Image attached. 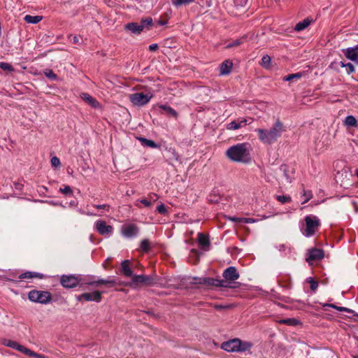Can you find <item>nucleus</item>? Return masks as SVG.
<instances>
[{"label":"nucleus","instance_id":"nucleus-1","mask_svg":"<svg viewBox=\"0 0 358 358\" xmlns=\"http://www.w3.org/2000/svg\"><path fill=\"white\" fill-rule=\"evenodd\" d=\"M259 140L265 145H271L281 137L286 131V127L279 119H277L269 129H257Z\"/></svg>","mask_w":358,"mask_h":358},{"label":"nucleus","instance_id":"nucleus-2","mask_svg":"<svg viewBox=\"0 0 358 358\" xmlns=\"http://www.w3.org/2000/svg\"><path fill=\"white\" fill-rule=\"evenodd\" d=\"M248 147L247 143H238L230 147L226 155L233 162L247 163L250 161Z\"/></svg>","mask_w":358,"mask_h":358},{"label":"nucleus","instance_id":"nucleus-3","mask_svg":"<svg viewBox=\"0 0 358 358\" xmlns=\"http://www.w3.org/2000/svg\"><path fill=\"white\" fill-rule=\"evenodd\" d=\"M253 344L251 342L236 338L223 342L220 348L228 352H243L250 350Z\"/></svg>","mask_w":358,"mask_h":358},{"label":"nucleus","instance_id":"nucleus-4","mask_svg":"<svg viewBox=\"0 0 358 358\" xmlns=\"http://www.w3.org/2000/svg\"><path fill=\"white\" fill-rule=\"evenodd\" d=\"M152 25V20L151 17L142 19L139 24L136 22H130L124 26L126 30L130 31L134 34H139L144 29H150Z\"/></svg>","mask_w":358,"mask_h":358},{"label":"nucleus","instance_id":"nucleus-5","mask_svg":"<svg viewBox=\"0 0 358 358\" xmlns=\"http://www.w3.org/2000/svg\"><path fill=\"white\" fill-rule=\"evenodd\" d=\"M28 298L33 302L46 304L52 299V295L47 291L31 290L28 294Z\"/></svg>","mask_w":358,"mask_h":358},{"label":"nucleus","instance_id":"nucleus-6","mask_svg":"<svg viewBox=\"0 0 358 358\" xmlns=\"http://www.w3.org/2000/svg\"><path fill=\"white\" fill-rule=\"evenodd\" d=\"M222 276L224 280H222L226 282L228 286H221V287L231 288L233 287L231 285V282L239 278V273L234 266H229L224 271Z\"/></svg>","mask_w":358,"mask_h":358},{"label":"nucleus","instance_id":"nucleus-7","mask_svg":"<svg viewBox=\"0 0 358 358\" xmlns=\"http://www.w3.org/2000/svg\"><path fill=\"white\" fill-rule=\"evenodd\" d=\"M152 95L150 93L137 92L129 95L130 101L135 106H144L149 102Z\"/></svg>","mask_w":358,"mask_h":358},{"label":"nucleus","instance_id":"nucleus-8","mask_svg":"<svg viewBox=\"0 0 358 358\" xmlns=\"http://www.w3.org/2000/svg\"><path fill=\"white\" fill-rule=\"evenodd\" d=\"M306 228L304 234L306 236H313L320 225V221L316 217L306 216L305 217Z\"/></svg>","mask_w":358,"mask_h":358},{"label":"nucleus","instance_id":"nucleus-9","mask_svg":"<svg viewBox=\"0 0 358 358\" xmlns=\"http://www.w3.org/2000/svg\"><path fill=\"white\" fill-rule=\"evenodd\" d=\"M195 280L194 283L203 285L206 287H221V286H228L226 284V282H223L221 280L214 279L211 278H195L194 279Z\"/></svg>","mask_w":358,"mask_h":358},{"label":"nucleus","instance_id":"nucleus-10","mask_svg":"<svg viewBox=\"0 0 358 358\" xmlns=\"http://www.w3.org/2000/svg\"><path fill=\"white\" fill-rule=\"evenodd\" d=\"M102 292L99 291H94L93 292L83 293L78 296L77 299L78 301L85 300L86 301H96L100 302L101 301Z\"/></svg>","mask_w":358,"mask_h":358},{"label":"nucleus","instance_id":"nucleus-11","mask_svg":"<svg viewBox=\"0 0 358 358\" xmlns=\"http://www.w3.org/2000/svg\"><path fill=\"white\" fill-rule=\"evenodd\" d=\"M131 281L133 284L136 285L141 283L151 286L156 283L155 280L152 276L143 275H134Z\"/></svg>","mask_w":358,"mask_h":358},{"label":"nucleus","instance_id":"nucleus-12","mask_svg":"<svg viewBox=\"0 0 358 358\" xmlns=\"http://www.w3.org/2000/svg\"><path fill=\"white\" fill-rule=\"evenodd\" d=\"M79 282V278L73 275H64L61 277V284L63 287L66 288L75 287L78 285Z\"/></svg>","mask_w":358,"mask_h":358},{"label":"nucleus","instance_id":"nucleus-13","mask_svg":"<svg viewBox=\"0 0 358 358\" xmlns=\"http://www.w3.org/2000/svg\"><path fill=\"white\" fill-rule=\"evenodd\" d=\"M324 257V252L321 249L312 248L308 250L306 260L309 264L314 261H318Z\"/></svg>","mask_w":358,"mask_h":358},{"label":"nucleus","instance_id":"nucleus-14","mask_svg":"<svg viewBox=\"0 0 358 358\" xmlns=\"http://www.w3.org/2000/svg\"><path fill=\"white\" fill-rule=\"evenodd\" d=\"M345 57L358 64V45L342 50Z\"/></svg>","mask_w":358,"mask_h":358},{"label":"nucleus","instance_id":"nucleus-15","mask_svg":"<svg viewBox=\"0 0 358 358\" xmlns=\"http://www.w3.org/2000/svg\"><path fill=\"white\" fill-rule=\"evenodd\" d=\"M96 228L98 232L101 235L110 234L113 228L110 225H107L105 221L99 220L96 222Z\"/></svg>","mask_w":358,"mask_h":358},{"label":"nucleus","instance_id":"nucleus-16","mask_svg":"<svg viewBox=\"0 0 358 358\" xmlns=\"http://www.w3.org/2000/svg\"><path fill=\"white\" fill-rule=\"evenodd\" d=\"M1 343L5 346L15 349L16 350H17L24 355L27 350V348L24 347V345H22L15 341L6 339V338H3L1 341Z\"/></svg>","mask_w":358,"mask_h":358},{"label":"nucleus","instance_id":"nucleus-17","mask_svg":"<svg viewBox=\"0 0 358 358\" xmlns=\"http://www.w3.org/2000/svg\"><path fill=\"white\" fill-rule=\"evenodd\" d=\"M138 233V227L134 224H128L123 226L122 234L126 237L130 238L137 235Z\"/></svg>","mask_w":358,"mask_h":358},{"label":"nucleus","instance_id":"nucleus-18","mask_svg":"<svg viewBox=\"0 0 358 358\" xmlns=\"http://www.w3.org/2000/svg\"><path fill=\"white\" fill-rule=\"evenodd\" d=\"M87 284L88 285L99 286L101 285H104L106 287H113L117 284V282L114 279H111L110 278H109L108 279H106V280L99 279L96 281L89 282H87Z\"/></svg>","mask_w":358,"mask_h":358},{"label":"nucleus","instance_id":"nucleus-19","mask_svg":"<svg viewBox=\"0 0 358 358\" xmlns=\"http://www.w3.org/2000/svg\"><path fill=\"white\" fill-rule=\"evenodd\" d=\"M80 98L94 108H97L100 106L96 99L87 93H82Z\"/></svg>","mask_w":358,"mask_h":358},{"label":"nucleus","instance_id":"nucleus-20","mask_svg":"<svg viewBox=\"0 0 358 358\" xmlns=\"http://www.w3.org/2000/svg\"><path fill=\"white\" fill-rule=\"evenodd\" d=\"M248 124V120L242 118L238 121H232L227 125V129L229 130H236L241 128Z\"/></svg>","mask_w":358,"mask_h":358},{"label":"nucleus","instance_id":"nucleus-21","mask_svg":"<svg viewBox=\"0 0 358 358\" xmlns=\"http://www.w3.org/2000/svg\"><path fill=\"white\" fill-rule=\"evenodd\" d=\"M121 273L126 277H132L133 271L130 268V262L129 260H124L121 263Z\"/></svg>","mask_w":358,"mask_h":358},{"label":"nucleus","instance_id":"nucleus-22","mask_svg":"<svg viewBox=\"0 0 358 358\" xmlns=\"http://www.w3.org/2000/svg\"><path fill=\"white\" fill-rule=\"evenodd\" d=\"M198 242L202 248L205 250H206L210 245L208 236L202 233L198 234Z\"/></svg>","mask_w":358,"mask_h":358},{"label":"nucleus","instance_id":"nucleus-23","mask_svg":"<svg viewBox=\"0 0 358 358\" xmlns=\"http://www.w3.org/2000/svg\"><path fill=\"white\" fill-rule=\"evenodd\" d=\"M313 22V20L310 17H307L304 19L303 21L298 22L294 27V30L296 31H301L306 28H307L310 23Z\"/></svg>","mask_w":358,"mask_h":358},{"label":"nucleus","instance_id":"nucleus-24","mask_svg":"<svg viewBox=\"0 0 358 358\" xmlns=\"http://www.w3.org/2000/svg\"><path fill=\"white\" fill-rule=\"evenodd\" d=\"M280 169L282 171L284 176L286 178L287 182H292L293 177L292 174L294 173L293 169L290 170L288 166L283 164L281 166Z\"/></svg>","mask_w":358,"mask_h":358},{"label":"nucleus","instance_id":"nucleus-25","mask_svg":"<svg viewBox=\"0 0 358 358\" xmlns=\"http://www.w3.org/2000/svg\"><path fill=\"white\" fill-rule=\"evenodd\" d=\"M233 64L231 62L227 60L224 62L220 66V74L227 75L230 73L232 69Z\"/></svg>","mask_w":358,"mask_h":358},{"label":"nucleus","instance_id":"nucleus-26","mask_svg":"<svg viewBox=\"0 0 358 358\" xmlns=\"http://www.w3.org/2000/svg\"><path fill=\"white\" fill-rule=\"evenodd\" d=\"M34 278H37L41 279L43 278V275L41 273H39L27 271V272H25V273L21 274L19 276V278H20V279Z\"/></svg>","mask_w":358,"mask_h":358},{"label":"nucleus","instance_id":"nucleus-27","mask_svg":"<svg viewBox=\"0 0 358 358\" xmlns=\"http://www.w3.org/2000/svg\"><path fill=\"white\" fill-rule=\"evenodd\" d=\"M138 139L141 141V144L152 148H157L159 145L153 141L147 139L143 137H138Z\"/></svg>","mask_w":358,"mask_h":358},{"label":"nucleus","instance_id":"nucleus-28","mask_svg":"<svg viewBox=\"0 0 358 358\" xmlns=\"http://www.w3.org/2000/svg\"><path fill=\"white\" fill-rule=\"evenodd\" d=\"M42 18H43L42 16H40V15L32 16V15H27L24 17V20L27 23L37 24L42 20Z\"/></svg>","mask_w":358,"mask_h":358},{"label":"nucleus","instance_id":"nucleus-29","mask_svg":"<svg viewBox=\"0 0 358 358\" xmlns=\"http://www.w3.org/2000/svg\"><path fill=\"white\" fill-rule=\"evenodd\" d=\"M279 324H286L288 326H296L299 324V322L295 318H287L280 320L278 321Z\"/></svg>","mask_w":358,"mask_h":358},{"label":"nucleus","instance_id":"nucleus-30","mask_svg":"<svg viewBox=\"0 0 358 358\" xmlns=\"http://www.w3.org/2000/svg\"><path fill=\"white\" fill-rule=\"evenodd\" d=\"M195 0H171V3L176 7H180L193 3Z\"/></svg>","mask_w":358,"mask_h":358},{"label":"nucleus","instance_id":"nucleus-31","mask_svg":"<svg viewBox=\"0 0 358 358\" xmlns=\"http://www.w3.org/2000/svg\"><path fill=\"white\" fill-rule=\"evenodd\" d=\"M159 108H162V110H164L167 114H169L174 117H177L178 113L171 107L166 106V105H161L159 106Z\"/></svg>","mask_w":358,"mask_h":358},{"label":"nucleus","instance_id":"nucleus-32","mask_svg":"<svg viewBox=\"0 0 358 358\" xmlns=\"http://www.w3.org/2000/svg\"><path fill=\"white\" fill-rule=\"evenodd\" d=\"M345 124L348 127H355L357 126V120L356 118L352 115H349L346 117L345 121Z\"/></svg>","mask_w":358,"mask_h":358},{"label":"nucleus","instance_id":"nucleus-33","mask_svg":"<svg viewBox=\"0 0 358 358\" xmlns=\"http://www.w3.org/2000/svg\"><path fill=\"white\" fill-rule=\"evenodd\" d=\"M323 307L325 308V307H331V308H335L339 311H345V312H348V313H350L351 310L350 309H348V308H345V307H341V306H337L333 303H325L323 305Z\"/></svg>","mask_w":358,"mask_h":358},{"label":"nucleus","instance_id":"nucleus-34","mask_svg":"<svg viewBox=\"0 0 358 358\" xmlns=\"http://www.w3.org/2000/svg\"><path fill=\"white\" fill-rule=\"evenodd\" d=\"M140 248L143 252H148L150 248L149 241L148 239L143 240L141 242Z\"/></svg>","mask_w":358,"mask_h":358},{"label":"nucleus","instance_id":"nucleus-35","mask_svg":"<svg viewBox=\"0 0 358 358\" xmlns=\"http://www.w3.org/2000/svg\"><path fill=\"white\" fill-rule=\"evenodd\" d=\"M25 355L29 356V357H35V358H48V357H46L45 355H41V354H38L31 350H29V348H27L26 352H25Z\"/></svg>","mask_w":358,"mask_h":358},{"label":"nucleus","instance_id":"nucleus-36","mask_svg":"<svg viewBox=\"0 0 358 358\" xmlns=\"http://www.w3.org/2000/svg\"><path fill=\"white\" fill-rule=\"evenodd\" d=\"M351 176L352 175L347 170H343L341 172H338L336 177L338 181V180H341V178L343 179H348V178Z\"/></svg>","mask_w":358,"mask_h":358},{"label":"nucleus","instance_id":"nucleus-37","mask_svg":"<svg viewBox=\"0 0 358 358\" xmlns=\"http://www.w3.org/2000/svg\"><path fill=\"white\" fill-rule=\"evenodd\" d=\"M307 282L310 284V289L315 292L318 287L317 281L315 280L313 278H308L306 280Z\"/></svg>","mask_w":358,"mask_h":358},{"label":"nucleus","instance_id":"nucleus-38","mask_svg":"<svg viewBox=\"0 0 358 358\" xmlns=\"http://www.w3.org/2000/svg\"><path fill=\"white\" fill-rule=\"evenodd\" d=\"M271 57L266 55L262 58L261 65L265 68H268L271 64Z\"/></svg>","mask_w":358,"mask_h":358},{"label":"nucleus","instance_id":"nucleus-39","mask_svg":"<svg viewBox=\"0 0 358 358\" xmlns=\"http://www.w3.org/2000/svg\"><path fill=\"white\" fill-rule=\"evenodd\" d=\"M276 199L281 203H289L292 201V199L289 196L285 195H278L276 196Z\"/></svg>","mask_w":358,"mask_h":358},{"label":"nucleus","instance_id":"nucleus-40","mask_svg":"<svg viewBox=\"0 0 358 358\" xmlns=\"http://www.w3.org/2000/svg\"><path fill=\"white\" fill-rule=\"evenodd\" d=\"M302 74L301 73H292L284 77L283 80L285 81H290L294 78H300Z\"/></svg>","mask_w":358,"mask_h":358},{"label":"nucleus","instance_id":"nucleus-41","mask_svg":"<svg viewBox=\"0 0 358 358\" xmlns=\"http://www.w3.org/2000/svg\"><path fill=\"white\" fill-rule=\"evenodd\" d=\"M243 43V39H236L233 43H230L227 45V48H230L233 47H236L240 45Z\"/></svg>","mask_w":358,"mask_h":358},{"label":"nucleus","instance_id":"nucleus-42","mask_svg":"<svg viewBox=\"0 0 358 358\" xmlns=\"http://www.w3.org/2000/svg\"><path fill=\"white\" fill-rule=\"evenodd\" d=\"M303 196L305 197V200L302 203H307L313 196L311 191H303Z\"/></svg>","mask_w":358,"mask_h":358},{"label":"nucleus","instance_id":"nucleus-43","mask_svg":"<svg viewBox=\"0 0 358 358\" xmlns=\"http://www.w3.org/2000/svg\"><path fill=\"white\" fill-rule=\"evenodd\" d=\"M44 73H45V75L48 78H50V79H52V80H55V79H56V78H57L56 74H55V73H53V71H52V70H50V69H46V70L44 71Z\"/></svg>","mask_w":358,"mask_h":358},{"label":"nucleus","instance_id":"nucleus-44","mask_svg":"<svg viewBox=\"0 0 358 358\" xmlns=\"http://www.w3.org/2000/svg\"><path fill=\"white\" fill-rule=\"evenodd\" d=\"M0 68L4 71H12V66L6 62H0Z\"/></svg>","mask_w":358,"mask_h":358},{"label":"nucleus","instance_id":"nucleus-45","mask_svg":"<svg viewBox=\"0 0 358 358\" xmlns=\"http://www.w3.org/2000/svg\"><path fill=\"white\" fill-rule=\"evenodd\" d=\"M345 68H346V72L348 74H350V73H352L353 72H355V66L351 63H347L345 65Z\"/></svg>","mask_w":358,"mask_h":358},{"label":"nucleus","instance_id":"nucleus-46","mask_svg":"<svg viewBox=\"0 0 358 358\" xmlns=\"http://www.w3.org/2000/svg\"><path fill=\"white\" fill-rule=\"evenodd\" d=\"M51 164H52V166L54 167L59 166H60V160L58 157H53L51 159Z\"/></svg>","mask_w":358,"mask_h":358},{"label":"nucleus","instance_id":"nucleus-47","mask_svg":"<svg viewBox=\"0 0 358 358\" xmlns=\"http://www.w3.org/2000/svg\"><path fill=\"white\" fill-rule=\"evenodd\" d=\"M60 192L64 194H72V190L69 186H65L64 188H60Z\"/></svg>","mask_w":358,"mask_h":358},{"label":"nucleus","instance_id":"nucleus-48","mask_svg":"<svg viewBox=\"0 0 358 358\" xmlns=\"http://www.w3.org/2000/svg\"><path fill=\"white\" fill-rule=\"evenodd\" d=\"M238 222L244 223H254L255 220L252 218L241 217V219L238 220Z\"/></svg>","mask_w":358,"mask_h":358},{"label":"nucleus","instance_id":"nucleus-49","mask_svg":"<svg viewBox=\"0 0 358 358\" xmlns=\"http://www.w3.org/2000/svg\"><path fill=\"white\" fill-rule=\"evenodd\" d=\"M157 211L160 214H165L166 213V207L164 204H161L157 207Z\"/></svg>","mask_w":358,"mask_h":358},{"label":"nucleus","instance_id":"nucleus-50","mask_svg":"<svg viewBox=\"0 0 358 358\" xmlns=\"http://www.w3.org/2000/svg\"><path fill=\"white\" fill-rule=\"evenodd\" d=\"M140 202L141 203H143V205H145L146 207H150L152 206V203L151 201H150L149 200L146 199H143L140 201Z\"/></svg>","mask_w":358,"mask_h":358},{"label":"nucleus","instance_id":"nucleus-51","mask_svg":"<svg viewBox=\"0 0 358 358\" xmlns=\"http://www.w3.org/2000/svg\"><path fill=\"white\" fill-rule=\"evenodd\" d=\"M94 207H95L97 209H106L107 210L109 209V206L107 204L94 205Z\"/></svg>","mask_w":358,"mask_h":358},{"label":"nucleus","instance_id":"nucleus-52","mask_svg":"<svg viewBox=\"0 0 358 358\" xmlns=\"http://www.w3.org/2000/svg\"><path fill=\"white\" fill-rule=\"evenodd\" d=\"M158 49V45L156 44V43H153V44H151L150 46H149V50L150 51H155Z\"/></svg>","mask_w":358,"mask_h":358},{"label":"nucleus","instance_id":"nucleus-53","mask_svg":"<svg viewBox=\"0 0 358 358\" xmlns=\"http://www.w3.org/2000/svg\"><path fill=\"white\" fill-rule=\"evenodd\" d=\"M236 6H243L244 0H234Z\"/></svg>","mask_w":358,"mask_h":358},{"label":"nucleus","instance_id":"nucleus-54","mask_svg":"<svg viewBox=\"0 0 358 358\" xmlns=\"http://www.w3.org/2000/svg\"><path fill=\"white\" fill-rule=\"evenodd\" d=\"M73 42L74 43H79V38H78V36H73Z\"/></svg>","mask_w":358,"mask_h":358},{"label":"nucleus","instance_id":"nucleus-55","mask_svg":"<svg viewBox=\"0 0 358 358\" xmlns=\"http://www.w3.org/2000/svg\"><path fill=\"white\" fill-rule=\"evenodd\" d=\"M241 218L240 217H230V220L234 221V222H238V220H240Z\"/></svg>","mask_w":358,"mask_h":358},{"label":"nucleus","instance_id":"nucleus-56","mask_svg":"<svg viewBox=\"0 0 358 358\" xmlns=\"http://www.w3.org/2000/svg\"><path fill=\"white\" fill-rule=\"evenodd\" d=\"M85 214H86L87 215H91V216H95V215H97L96 214L93 213H91V212H87V213H85Z\"/></svg>","mask_w":358,"mask_h":358},{"label":"nucleus","instance_id":"nucleus-57","mask_svg":"<svg viewBox=\"0 0 358 358\" xmlns=\"http://www.w3.org/2000/svg\"><path fill=\"white\" fill-rule=\"evenodd\" d=\"M341 186H345L348 185V183L345 181H344L343 180H341Z\"/></svg>","mask_w":358,"mask_h":358},{"label":"nucleus","instance_id":"nucleus-58","mask_svg":"<svg viewBox=\"0 0 358 358\" xmlns=\"http://www.w3.org/2000/svg\"><path fill=\"white\" fill-rule=\"evenodd\" d=\"M340 64L342 67H345L346 64H345L343 62H341Z\"/></svg>","mask_w":358,"mask_h":358},{"label":"nucleus","instance_id":"nucleus-59","mask_svg":"<svg viewBox=\"0 0 358 358\" xmlns=\"http://www.w3.org/2000/svg\"><path fill=\"white\" fill-rule=\"evenodd\" d=\"M356 176H357V178H358V169H357V171H356Z\"/></svg>","mask_w":358,"mask_h":358},{"label":"nucleus","instance_id":"nucleus-60","mask_svg":"<svg viewBox=\"0 0 358 358\" xmlns=\"http://www.w3.org/2000/svg\"><path fill=\"white\" fill-rule=\"evenodd\" d=\"M216 308H221V306H216Z\"/></svg>","mask_w":358,"mask_h":358},{"label":"nucleus","instance_id":"nucleus-61","mask_svg":"<svg viewBox=\"0 0 358 358\" xmlns=\"http://www.w3.org/2000/svg\"><path fill=\"white\" fill-rule=\"evenodd\" d=\"M354 357H355V358H358V355H357V356H355Z\"/></svg>","mask_w":358,"mask_h":358}]
</instances>
